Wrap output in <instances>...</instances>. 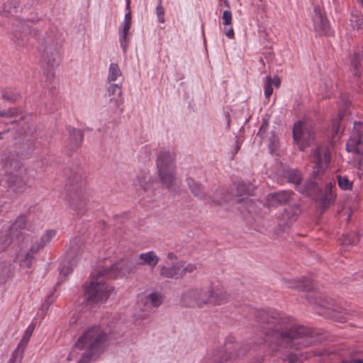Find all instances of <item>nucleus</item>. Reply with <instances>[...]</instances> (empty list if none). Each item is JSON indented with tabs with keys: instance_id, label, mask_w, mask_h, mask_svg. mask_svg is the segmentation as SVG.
<instances>
[{
	"instance_id": "f257e3e1",
	"label": "nucleus",
	"mask_w": 363,
	"mask_h": 363,
	"mask_svg": "<svg viewBox=\"0 0 363 363\" xmlns=\"http://www.w3.org/2000/svg\"><path fill=\"white\" fill-rule=\"evenodd\" d=\"M106 335L99 327H93L78 339L72 348L69 359L78 358L77 363H93L104 349Z\"/></svg>"
},
{
	"instance_id": "f03ea898",
	"label": "nucleus",
	"mask_w": 363,
	"mask_h": 363,
	"mask_svg": "<svg viewBox=\"0 0 363 363\" xmlns=\"http://www.w3.org/2000/svg\"><path fill=\"white\" fill-rule=\"evenodd\" d=\"M118 266L107 267L99 270L96 274H93V280L87 286L85 292L86 298L96 303H104L107 301L112 294L113 289L111 286L104 281V277L114 278L117 277Z\"/></svg>"
},
{
	"instance_id": "7ed1b4c3",
	"label": "nucleus",
	"mask_w": 363,
	"mask_h": 363,
	"mask_svg": "<svg viewBox=\"0 0 363 363\" xmlns=\"http://www.w3.org/2000/svg\"><path fill=\"white\" fill-rule=\"evenodd\" d=\"M57 235L55 229L47 230L35 243H30L27 239L22 243L16 255V261L22 267L30 268L35 255L52 242Z\"/></svg>"
},
{
	"instance_id": "20e7f679",
	"label": "nucleus",
	"mask_w": 363,
	"mask_h": 363,
	"mask_svg": "<svg viewBox=\"0 0 363 363\" xmlns=\"http://www.w3.org/2000/svg\"><path fill=\"white\" fill-rule=\"evenodd\" d=\"M174 160V155L169 151H161L157 160L159 177L168 189L174 185L176 180Z\"/></svg>"
},
{
	"instance_id": "39448f33",
	"label": "nucleus",
	"mask_w": 363,
	"mask_h": 363,
	"mask_svg": "<svg viewBox=\"0 0 363 363\" xmlns=\"http://www.w3.org/2000/svg\"><path fill=\"white\" fill-rule=\"evenodd\" d=\"M316 132L313 125L307 120H301L294 125L293 138L299 150L303 151L314 143Z\"/></svg>"
},
{
	"instance_id": "423d86ee",
	"label": "nucleus",
	"mask_w": 363,
	"mask_h": 363,
	"mask_svg": "<svg viewBox=\"0 0 363 363\" xmlns=\"http://www.w3.org/2000/svg\"><path fill=\"white\" fill-rule=\"evenodd\" d=\"M162 303V296L160 294L151 291H146L138 294L135 306L138 310L144 313L140 318L144 319L152 308L160 306Z\"/></svg>"
},
{
	"instance_id": "0eeeda50",
	"label": "nucleus",
	"mask_w": 363,
	"mask_h": 363,
	"mask_svg": "<svg viewBox=\"0 0 363 363\" xmlns=\"http://www.w3.org/2000/svg\"><path fill=\"white\" fill-rule=\"evenodd\" d=\"M346 149L348 152L359 155V168L363 166V123H354L353 128L347 140Z\"/></svg>"
},
{
	"instance_id": "6e6552de",
	"label": "nucleus",
	"mask_w": 363,
	"mask_h": 363,
	"mask_svg": "<svg viewBox=\"0 0 363 363\" xmlns=\"http://www.w3.org/2000/svg\"><path fill=\"white\" fill-rule=\"evenodd\" d=\"M330 162V151L328 147H318L313 153V176L317 177L323 173L329 166Z\"/></svg>"
},
{
	"instance_id": "1a4fd4ad",
	"label": "nucleus",
	"mask_w": 363,
	"mask_h": 363,
	"mask_svg": "<svg viewBox=\"0 0 363 363\" xmlns=\"http://www.w3.org/2000/svg\"><path fill=\"white\" fill-rule=\"evenodd\" d=\"M182 267L184 262L177 260L175 255L169 252L167 254L165 264L161 267L160 274L168 278H178L182 276Z\"/></svg>"
},
{
	"instance_id": "9d476101",
	"label": "nucleus",
	"mask_w": 363,
	"mask_h": 363,
	"mask_svg": "<svg viewBox=\"0 0 363 363\" xmlns=\"http://www.w3.org/2000/svg\"><path fill=\"white\" fill-rule=\"evenodd\" d=\"M131 28V12L126 11L123 21L118 28V36L121 47L124 52L129 43L130 30Z\"/></svg>"
},
{
	"instance_id": "9b49d317",
	"label": "nucleus",
	"mask_w": 363,
	"mask_h": 363,
	"mask_svg": "<svg viewBox=\"0 0 363 363\" xmlns=\"http://www.w3.org/2000/svg\"><path fill=\"white\" fill-rule=\"evenodd\" d=\"M313 17V28L319 35H328L330 33V25L325 16L320 9H315Z\"/></svg>"
},
{
	"instance_id": "f8f14e48",
	"label": "nucleus",
	"mask_w": 363,
	"mask_h": 363,
	"mask_svg": "<svg viewBox=\"0 0 363 363\" xmlns=\"http://www.w3.org/2000/svg\"><path fill=\"white\" fill-rule=\"evenodd\" d=\"M77 255L78 251L77 249L69 248L67 250L65 261L59 268L60 276L66 277L72 272L73 266L76 264L74 258Z\"/></svg>"
},
{
	"instance_id": "ddd939ff",
	"label": "nucleus",
	"mask_w": 363,
	"mask_h": 363,
	"mask_svg": "<svg viewBox=\"0 0 363 363\" xmlns=\"http://www.w3.org/2000/svg\"><path fill=\"white\" fill-rule=\"evenodd\" d=\"M77 255L78 251L77 249L69 248L67 250L65 261L59 268L60 276L66 277L72 272L73 266L76 264L74 258Z\"/></svg>"
},
{
	"instance_id": "4468645a",
	"label": "nucleus",
	"mask_w": 363,
	"mask_h": 363,
	"mask_svg": "<svg viewBox=\"0 0 363 363\" xmlns=\"http://www.w3.org/2000/svg\"><path fill=\"white\" fill-rule=\"evenodd\" d=\"M195 289L198 292V295H196L197 306L199 307L211 302L215 295L213 289L210 286L198 287Z\"/></svg>"
},
{
	"instance_id": "2eb2a0df",
	"label": "nucleus",
	"mask_w": 363,
	"mask_h": 363,
	"mask_svg": "<svg viewBox=\"0 0 363 363\" xmlns=\"http://www.w3.org/2000/svg\"><path fill=\"white\" fill-rule=\"evenodd\" d=\"M140 264L146 265L150 269H153L158 264L160 258L154 251H148L139 255Z\"/></svg>"
},
{
	"instance_id": "dca6fc26",
	"label": "nucleus",
	"mask_w": 363,
	"mask_h": 363,
	"mask_svg": "<svg viewBox=\"0 0 363 363\" xmlns=\"http://www.w3.org/2000/svg\"><path fill=\"white\" fill-rule=\"evenodd\" d=\"M291 197L289 191H281L279 193L270 194L267 198V204L269 206H274L286 202Z\"/></svg>"
},
{
	"instance_id": "f3484780",
	"label": "nucleus",
	"mask_w": 363,
	"mask_h": 363,
	"mask_svg": "<svg viewBox=\"0 0 363 363\" xmlns=\"http://www.w3.org/2000/svg\"><path fill=\"white\" fill-rule=\"evenodd\" d=\"M196 295H198V292L195 288L187 289L182 296V304L187 306H197Z\"/></svg>"
},
{
	"instance_id": "a211bd4d",
	"label": "nucleus",
	"mask_w": 363,
	"mask_h": 363,
	"mask_svg": "<svg viewBox=\"0 0 363 363\" xmlns=\"http://www.w3.org/2000/svg\"><path fill=\"white\" fill-rule=\"evenodd\" d=\"M123 78V72L116 62H111L108 67L107 80L109 82L118 81Z\"/></svg>"
},
{
	"instance_id": "6ab92c4d",
	"label": "nucleus",
	"mask_w": 363,
	"mask_h": 363,
	"mask_svg": "<svg viewBox=\"0 0 363 363\" xmlns=\"http://www.w3.org/2000/svg\"><path fill=\"white\" fill-rule=\"evenodd\" d=\"M344 114L340 112L338 115V118L333 121L332 123V138L331 142L335 143L340 138L342 132V127L340 125V119L343 117Z\"/></svg>"
},
{
	"instance_id": "aec40b11",
	"label": "nucleus",
	"mask_w": 363,
	"mask_h": 363,
	"mask_svg": "<svg viewBox=\"0 0 363 363\" xmlns=\"http://www.w3.org/2000/svg\"><path fill=\"white\" fill-rule=\"evenodd\" d=\"M83 140V134L79 130L74 128L69 130V141L73 147H78Z\"/></svg>"
},
{
	"instance_id": "412c9836",
	"label": "nucleus",
	"mask_w": 363,
	"mask_h": 363,
	"mask_svg": "<svg viewBox=\"0 0 363 363\" xmlns=\"http://www.w3.org/2000/svg\"><path fill=\"white\" fill-rule=\"evenodd\" d=\"M187 185L189 186L191 193L199 198H201L203 196V189L201 185L198 184L191 178H187L186 179Z\"/></svg>"
},
{
	"instance_id": "4be33fe9",
	"label": "nucleus",
	"mask_w": 363,
	"mask_h": 363,
	"mask_svg": "<svg viewBox=\"0 0 363 363\" xmlns=\"http://www.w3.org/2000/svg\"><path fill=\"white\" fill-rule=\"evenodd\" d=\"M352 26L355 29H363V17L361 12L354 11L350 18Z\"/></svg>"
},
{
	"instance_id": "5701e85b",
	"label": "nucleus",
	"mask_w": 363,
	"mask_h": 363,
	"mask_svg": "<svg viewBox=\"0 0 363 363\" xmlns=\"http://www.w3.org/2000/svg\"><path fill=\"white\" fill-rule=\"evenodd\" d=\"M337 183L339 187L342 190H351L352 188L353 182L347 176H337Z\"/></svg>"
},
{
	"instance_id": "b1692460",
	"label": "nucleus",
	"mask_w": 363,
	"mask_h": 363,
	"mask_svg": "<svg viewBox=\"0 0 363 363\" xmlns=\"http://www.w3.org/2000/svg\"><path fill=\"white\" fill-rule=\"evenodd\" d=\"M27 345H28V342L23 340H20V342L17 346V348L16 350V353L13 356V362H17V363L20 362L21 357H22V354H23L24 350L26 347Z\"/></svg>"
},
{
	"instance_id": "393cba45",
	"label": "nucleus",
	"mask_w": 363,
	"mask_h": 363,
	"mask_svg": "<svg viewBox=\"0 0 363 363\" xmlns=\"http://www.w3.org/2000/svg\"><path fill=\"white\" fill-rule=\"evenodd\" d=\"M224 4L228 7V9L223 11V12L222 24L223 26H231L233 22V14L229 9V4L228 0H225Z\"/></svg>"
},
{
	"instance_id": "a878e982",
	"label": "nucleus",
	"mask_w": 363,
	"mask_h": 363,
	"mask_svg": "<svg viewBox=\"0 0 363 363\" xmlns=\"http://www.w3.org/2000/svg\"><path fill=\"white\" fill-rule=\"evenodd\" d=\"M298 211V208H296L294 212L292 213H290L288 211H286L284 214L282 213L280 218V225L290 224L294 220H295V217Z\"/></svg>"
},
{
	"instance_id": "bb28decb",
	"label": "nucleus",
	"mask_w": 363,
	"mask_h": 363,
	"mask_svg": "<svg viewBox=\"0 0 363 363\" xmlns=\"http://www.w3.org/2000/svg\"><path fill=\"white\" fill-rule=\"evenodd\" d=\"M108 100L109 101V106L112 109L118 108L123 103L122 95L108 96Z\"/></svg>"
},
{
	"instance_id": "cd10ccee",
	"label": "nucleus",
	"mask_w": 363,
	"mask_h": 363,
	"mask_svg": "<svg viewBox=\"0 0 363 363\" xmlns=\"http://www.w3.org/2000/svg\"><path fill=\"white\" fill-rule=\"evenodd\" d=\"M7 182L11 188H18L23 184L21 179L17 174L8 175Z\"/></svg>"
},
{
	"instance_id": "c85d7f7f",
	"label": "nucleus",
	"mask_w": 363,
	"mask_h": 363,
	"mask_svg": "<svg viewBox=\"0 0 363 363\" xmlns=\"http://www.w3.org/2000/svg\"><path fill=\"white\" fill-rule=\"evenodd\" d=\"M264 96L266 99H269L273 92L272 78L269 76H267L264 79Z\"/></svg>"
},
{
	"instance_id": "c756f323",
	"label": "nucleus",
	"mask_w": 363,
	"mask_h": 363,
	"mask_svg": "<svg viewBox=\"0 0 363 363\" xmlns=\"http://www.w3.org/2000/svg\"><path fill=\"white\" fill-rule=\"evenodd\" d=\"M288 179L290 182L298 185L301 179V174L296 170H290L288 173Z\"/></svg>"
},
{
	"instance_id": "7c9ffc66",
	"label": "nucleus",
	"mask_w": 363,
	"mask_h": 363,
	"mask_svg": "<svg viewBox=\"0 0 363 363\" xmlns=\"http://www.w3.org/2000/svg\"><path fill=\"white\" fill-rule=\"evenodd\" d=\"M26 226V219L24 216H21L13 223L11 226L12 230H17L18 229H23Z\"/></svg>"
},
{
	"instance_id": "2f4dec72",
	"label": "nucleus",
	"mask_w": 363,
	"mask_h": 363,
	"mask_svg": "<svg viewBox=\"0 0 363 363\" xmlns=\"http://www.w3.org/2000/svg\"><path fill=\"white\" fill-rule=\"evenodd\" d=\"M358 240L357 235L354 233L346 235L342 238V243L345 245H354Z\"/></svg>"
},
{
	"instance_id": "473e14b6",
	"label": "nucleus",
	"mask_w": 363,
	"mask_h": 363,
	"mask_svg": "<svg viewBox=\"0 0 363 363\" xmlns=\"http://www.w3.org/2000/svg\"><path fill=\"white\" fill-rule=\"evenodd\" d=\"M316 189V184L313 182H308L305 187L298 186V191L302 193H306L307 194H310L312 191H315Z\"/></svg>"
},
{
	"instance_id": "72a5a7b5",
	"label": "nucleus",
	"mask_w": 363,
	"mask_h": 363,
	"mask_svg": "<svg viewBox=\"0 0 363 363\" xmlns=\"http://www.w3.org/2000/svg\"><path fill=\"white\" fill-rule=\"evenodd\" d=\"M164 13V9L162 6V3H158L156 7V15L157 21L161 23H164L165 22Z\"/></svg>"
},
{
	"instance_id": "f704fd0d",
	"label": "nucleus",
	"mask_w": 363,
	"mask_h": 363,
	"mask_svg": "<svg viewBox=\"0 0 363 363\" xmlns=\"http://www.w3.org/2000/svg\"><path fill=\"white\" fill-rule=\"evenodd\" d=\"M108 96L111 95H122L121 88L116 84H111L107 89Z\"/></svg>"
},
{
	"instance_id": "c9c22d12",
	"label": "nucleus",
	"mask_w": 363,
	"mask_h": 363,
	"mask_svg": "<svg viewBox=\"0 0 363 363\" xmlns=\"http://www.w3.org/2000/svg\"><path fill=\"white\" fill-rule=\"evenodd\" d=\"M334 186V184L333 182H329L325 186V200L328 201H332L334 199V194L333 193V188Z\"/></svg>"
},
{
	"instance_id": "e433bc0d",
	"label": "nucleus",
	"mask_w": 363,
	"mask_h": 363,
	"mask_svg": "<svg viewBox=\"0 0 363 363\" xmlns=\"http://www.w3.org/2000/svg\"><path fill=\"white\" fill-rule=\"evenodd\" d=\"M34 329H35V325L33 324V323H30L28 327L26 329V330L24 331L23 333V337L21 338V340H25L26 342H28L33 331H34Z\"/></svg>"
},
{
	"instance_id": "4c0bfd02",
	"label": "nucleus",
	"mask_w": 363,
	"mask_h": 363,
	"mask_svg": "<svg viewBox=\"0 0 363 363\" xmlns=\"http://www.w3.org/2000/svg\"><path fill=\"white\" fill-rule=\"evenodd\" d=\"M196 269V266L191 263H185L184 262V267L182 268V276L185 273H191Z\"/></svg>"
},
{
	"instance_id": "58836bf2",
	"label": "nucleus",
	"mask_w": 363,
	"mask_h": 363,
	"mask_svg": "<svg viewBox=\"0 0 363 363\" xmlns=\"http://www.w3.org/2000/svg\"><path fill=\"white\" fill-rule=\"evenodd\" d=\"M279 143V139L277 136L272 133V136L270 138V142H269V148L271 151H274L277 149Z\"/></svg>"
},
{
	"instance_id": "ea45409f",
	"label": "nucleus",
	"mask_w": 363,
	"mask_h": 363,
	"mask_svg": "<svg viewBox=\"0 0 363 363\" xmlns=\"http://www.w3.org/2000/svg\"><path fill=\"white\" fill-rule=\"evenodd\" d=\"M16 9L13 1H8L7 3L4 4L3 8V11L6 13H12L13 11Z\"/></svg>"
},
{
	"instance_id": "a19ab883",
	"label": "nucleus",
	"mask_w": 363,
	"mask_h": 363,
	"mask_svg": "<svg viewBox=\"0 0 363 363\" xmlns=\"http://www.w3.org/2000/svg\"><path fill=\"white\" fill-rule=\"evenodd\" d=\"M284 284L288 288H301L300 281L298 280H284Z\"/></svg>"
},
{
	"instance_id": "79ce46f5",
	"label": "nucleus",
	"mask_w": 363,
	"mask_h": 363,
	"mask_svg": "<svg viewBox=\"0 0 363 363\" xmlns=\"http://www.w3.org/2000/svg\"><path fill=\"white\" fill-rule=\"evenodd\" d=\"M223 30L228 38L233 39L234 38V30L231 26H224Z\"/></svg>"
},
{
	"instance_id": "37998d69",
	"label": "nucleus",
	"mask_w": 363,
	"mask_h": 363,
	"mask_svg": "<svg viewBox=\"0 0 363 363\" xmlns=\"http://www.w3.org/2000/svg\"><path fill=\"white\" fill-rule=\"evenodd\" d=\"M223 30L228 38L233 39L234 38V30L231 26H224Z\"/></svg>"
},
{
	"instance_id": "c03bdc74",
	"label": "nucleus",
	"mask_w": 363,
	"mask_h": 363,
	"mask_svg": "<svg viewBox=\"0 0 363 363\" xmlns=\"http://www.w3.org/2000/svg\"><path fill=\"white\" fill-rule=\"evenodd\" d=\"M17 112H18L17 109H16V108H11V109L8 110L6 112H1L0 115L4 116V117L10 118V117H12L13 116H16Z\"/></svg>"
},
{
	"instance_id": "a18cd8bd",
	"label": "nucleus",
	"mask_w": 363,
	"mask_h": 363,
	"mask_svg": "<svg viewBox=\"0 0 363 363\" xmlns=\"http://www.w3.org/2000/svg\"><path fill=\"white\" fill-rule=\"evenodd\" d=\"M272 84L276 88H279L281 84V79L278 76H274L273 79H272Z\"/></svg>"
},
{
	"instance_id": "49530a36",
	"label": "nucleus",
	"mask_w": 363,
	"mask_h": 363,
	"mask_svg": "<svg viewBox=\"0 0 363 363\" xmlns=\"http://www.w3.org/2000/svg\"><path fill=\"white\" fill-rule=\"evenodd\" d=\"M267 127H268V123L267 122H264L262 123V125H261L260 128H259V130L258 132V135H262L263 133H264L267 129Z\"/></svg>"
},
{
	"instance_id": "de8ad7c7",
	"label": "nucleus",
	"mask_w": 363,
	"mask_h": 363,
	"mask_svg": "<svg viewBox=\"0 0 363 363\" xmlns=\"http://www.w3.org/2000/svg\"><path fill=\"white\" fill-rule=\"evenodd\" d=\"M2 96L4 99H6L7 101H13L15 99H16V96H11L10 94H9L7 93V91H4L2 94Z\"/></svg>"
},
{
	"instance_id": "09e8293b",
	"label": "nucleus",
	"mask_w": 363,
	"mask_h": 363,
	"mask_svg": "<svg viewBox=\"0 0 363 363\" xmlns=\"http://www.w3.org/2000/svg\"><path fill=\"white\" fill-rule=\"evenodd\" d=\"M55 300V297L53 296V294H50L48 296H47L46 298H45V301L48 303V304H50L51 303H52Z\"/></svg>"
},
{
	"instance_id": "8fccbe9b",
	"label": "nucleus",
	"mask_w": 363,
	"mask_h": 363,
	"mask_svg": "<svg viewBox=\"0 0 363 363\" xmlns=\"http://www.w3.org/2000/svg\"><path fill=\"white\" fill-rule=\"evenodd\" d=\"M241 191L244 192V194H249L248 189H246L245 186L243 184L239 185Z\"/></svg>"
},
{
	"instance_id": "3c124183",
	"label": "nucleus",
	"mask_w": 363,
	"mask_h": 363,
	"mask_svg": "<svg viewBox=\"0 0 363 363\" xmlns=\"http://www.w3.org/2000/svg\"><path fill=\"white\" fill-rule=\"evenodd\" d=\"M294 335L292 334V333H289V334H286L284 337V338L286 340V341H290V340H292L294 338Z\"/></svg>"
},
{
	"instance_id": "603ef678",
	"label": "nucleus",
	"mask_w": 363,
	"mask_h": 363,
	"mask_svg": "<svg viewBox=\"0 0 363 363\" xmlns=\"http://www.w3.org/2000/svg\"><path fill=\"white\" fill-rule=\"evenodd\" d=\"M352 65L357 69V57L354 56V57L352 60Z\"/></svg>"
},
{
	"instance_id": "864d4df0",
	"label": "nucleus",
	"mask_w": 363,
	"mask_h": 363,
	"mask_svg": "<svg viewBox=\"0 0 363 363\" xmlns=\"http://www.w3.org/2000/svg\"><path fill=\"white\" fill-rule=\"evenodd\" d=\"M125 10L126 11H130V0H125Z\"/></svg>"
},
{
	"instance_id": "5fc2aeb1",
	"label": "nucleus",
	"mask_w": 363,
	"mask_h": 363,
	"mask_svg": "<svg viewBox=\"0 0 363 363\" xmlns=\"http://www.w3.org/2000/svg\"><path fill=\"white\" fill-rule=\"evenodd\" d=\"M59 58V55H58V53L57 52H55L54 55H53V57H52V61L53 62H55V61H57Z\"/></svg>"
},
{
	"instance_id": "6e6d98bb",
	"label": "nucleus",
	"mask_w": 363,
	"mask_h": 363,
	"mask_svg": "<svg viewBox=\"0 0 363 363\" xmlns=\"http://www.w3.org/2000/svg\"><path fill=\"white\" fill-rule=\"evenodd\" d=\"M73 206H74V207L76 209H77V208H80V206H79L77 205V203H73Z\"/></svg>"
},
{
	"instance_id": "4d7b16f0",
	"label": "nucleus",
	"mask_w": 363,
	"mask_h": 363,
	"mask_svg": "<svg viewBox=\"0 0 363 363\" xmlns=\"http://www.w3.org/2000/svg\"><path fill=\"white\" fill-rule=\"evenodd\" d=\"M45 60L47 61V62H48V64H50L51 65H52V64H51V62H50V59H48V58L46 57V58H45Z\"/></svg>"
},
{
	"instance_id": "13d9d810",
	"label": "nucleus",
	"mask_w": 363,
	"mask_h": 363,
	"mask_svg": "<svg viewBox=\"0 0 363 363\" xmlns=\"http://www.w3.org/2000/svg\"><path fill=\"white\" fill-rule=\"evenodd\" d=\"M363 6V0H359Z\"/></svg>"
},
{
	"instance_id": "bf43d9fd",
	"label": "nucleus",
	"mask_w": 363,
	"mask_h": 363,
	"mask_svg": "<svg viewBox=\"0 0 363 363\" xmlns=\"http://www.w3.org/2000/svg\"><path fill=\"white\" fill-rule=\"evenodd\" d=\"M158 3H162V0H158Z\"/></svg>"
}]
</instances>
